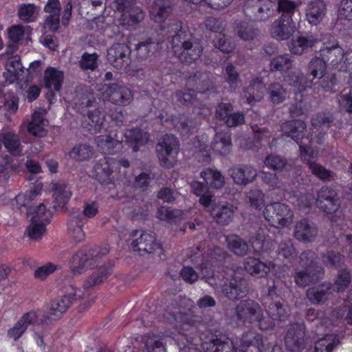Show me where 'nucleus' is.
I'll list each match as a JSON object with an SVG mask.
<instances>
[{
  "mask_svg": "<svg viewBox=\"0 0 352 352\" xmlns=\"http://www.w3.org/2000/svg\"><path fill=\"white\" fill-rule=\"evenodd\" d=\"M179 141L173 135H164L157 144L155 148L161 166L170 168L176 163V155L179 150Z\"/></svg>",
  "mask_w": 352,
  "mask_h": 352,
  "instance_id": "1",
  "label": "nucleus"
},
{
  "mask_svg": "<svg viewBox=\"0 0 352 352\" xmlns=\"http://www.w3.org/2000/svg\"><path fill=\"white\" fill-rule=\"evenodd\" d=\"M276 0H248L243 12L247 17L254 21H265L274 15Z\"/></svg>",
  "mask_w": 352,
  "mask_h": 352,
  "instance_id": "2",
  "label": "nucleus"
},
{
  "mask_svg": "<svg viewBox=\"0 0 352 352\" xmlns=\"http://www.w3.org/2000/svg\"><path fill=\"white\" fill-rule=\"evenodd\" d=\"M38 194V192L36 190H30L25 193L19 194L15 199L17 204L20 206L19 209L21 210V212H23V210H24L27 217L32 215L31 219L43 222V221L47 219V217H45L46 206L43 202L40 203L37 206H34V200Z\"/></svg>",
  "mask_w": 352,
  "mask_h": 352,
  "instance_id": "3",
  "label": "nucleus"
},
{
  "mask_svg": "<svg viewBox=\"0 0 352 352\" xmlns=\"http://www.w3.org/2000/svg\"><path fill=\"white\" fill-rule=\"evenodd\" d=\"M265 219L275 227H286L293 222V211L285 204L274 202L267 204L263 211Z\"/></svg>",
  "mask_w": 352,
  "mask_h": 352,
  "instance_id": "4",
  "label": "nucleus"
},
{
  "mask_svg": "<svg viewBox=\"0 0 352 352\" xmlns=\"http://www.w3.org/2000/svg\"><path fill=\"white\" fill-rule=\"evenodd\" d=\"M64 295L60 298H57L52 300L50 303V313L55 318H59L63 314L76 302L80 300L82 296V292L73 285H67L64 287Z\"/></svg>",
  "mask_w": 352,
  "mask_h": 352,
  "instance_id": "5",
  "label": "nucleus"
},
{
  "mask_svg": "<svg viewBox=\"0 0 352 352\" xmlns=\"http://www.w3.org/2000/svg\"><path fill=\"white\" fill-rule=\"evenodd\" d=\"M109 249L104 248L101 250L91 249L88 252H78L73 256L71 264V270L74 275L80 274L91 268L98 258L106 255Z\"/></svg>",
  "mask_w": 352,
  "mask_h": 352,
  "instance_id": "6",
  "label": "nucleus"
},
{
  "mask_svg": "<svg viewBox=\"0 0 352 352\" xmlns=\"http://www.w3.org/2000/svg\"><path fill=\"white\" fill-rule=\"evenodd\" d=\"M232 272V278L222 285L221 292L228 300L234 301L246 296L249 287L248 281L242 276L240 270Z\"/></svg>",
  "mask_w": 352,
  "mask_h": 352,
  "instance_id": "7",
  "label": "nucleus"
},
{
  "mask_svg": "<svg viewBox=\"0 0 352 352\" xmlns=\"http://www.w3.org/2000/svg\"><path fill=\"white\" fill-rule=\"evenodd\" d=\"M205 183L193 181L190 184L192 192L197 196L203 195L209 191L210 188H221L225 184L224 177L219 171L207 168L200 173Z\"/></svg>",
  "mask_w": 352,
  "mask_h": 352,
  "instance_id": "8",
  "label": "nucleus"
},
{
  "mask_svg": "<svg viewBox=\"0 0 352 352\" xmlns=\"http://www.w3.org/2000/svg\"><path fill=\"white\" fill-rule=\"evenodd\" d=\"M305 326L303 323H294L289 326L285 336V344L290 352H300L305 348Z\"/></svg>",
  "mask_w": 352,
  "mask_h": 352,
  "instance_id": "9",
  "label": "nucleus"
},
{
  "mask_svg": "<svg viewBox=\"0 0 352 352\" xmlns=\"http://www.w3.org/2000/svg\"><path fill=\"white\" fill-rule=\"evenodd\" d=\"M261 307L251 299L241 300L234 308V316L236 322L243 325L250 324L254 322L256 316L260 314Z\"/></svg>",
  "mask_w": 352,
  "mask_h": 352,
  "instance_id": "10",
  "label": "nucleus"
},
{
  "mask_svg": "<svg viewBox=\"0 0 352 352\" xmlns=\"http://www.w3.org/2000/svg\"><path fill=\"white\" fill-rule=\"evenodd\" d=\"M131 49L124 43H115L107 53L109 63L118 69L126 68L130 63Z\"/></svg>",
  "mask_w": 352,
  "mask_h": 352,
  "instance_id": "11",
  "label": "nucleus"
},
{
  "mask_svg": "<svg viewBox=\"0 0 352 352\" xmlns=\"http://www.w3.org/2000/svg\"><path fill=\"white\" fill-rule=\"evenodd\" d=\"M317 205L327 214H334L340 208V201L337 192L333 188L322 187L318 193Z\"/></svg>",
  "mask_w": 352,
  "mask_h": 352,
  "instance_id": "12",
  "label": "nucleus"
},
{
  "mask_svg": "<svg viewBox=\"0 0 352 352\" xmlns=\"http://www.w3.org/2000/svg\"><path fill=\"white\" fill-rule=\"evenodd\" d=\"M105 94L109 100L116 104L127 105L132 100V94L129 88L119 83L106 85Z\"/></svg>",
  "mask_w": 352,
  "mask_h": 352,
  "instance_id": "13",
  "label": "nucleus"
},
{
  "mask_svg": "<svg viewBox=\"0 0 352 352\" xmlns=\"http://www.w3.org/2000/svg\"><path fill=\"white\" fill-rule=\"evenodd\" d=\"M130 237L131 248L133 251L139 252L141 255L153 252L154 239L152 235L135 230L131 232Z\"/></svg>",
  "mask_w": 352,
  "mask_h": 352,
  "instance_id": "14",
  "label": "nucleus"
},
{
  "mask_svg": "<svg viewBox=\"0 0 352 352\" xmlns=\"http://www.w3.org/2000/svg\"><path fill=\"white\" fill-rule=\"evenodd\" d=\"M324 274L322 269L303 268L296 270L294 274V282L300 287L316 284Z\"/></svg>",
  "mask_w": 352,
  "mask_h": 352,
  "instance_id": "15",
  "label": "nucleus"
},
{
  "mask_svg": "<svg viewBox=\"0 0 352 352\" xmlns=\"http://www.w3.org/2000/svg\"><path fill=\"white\" fill-rule=\"evenodd\" d=\"M296 26L292 18L280 17L272 25L271 34L278 40L288 39L295 32Z\"/></svg>",
  "mask_w": 352,
  "mask_h": 352,
  "instance_id": "16",
  "label": "nucleus"
},
{
  "mask_svg": "<svg viewBox=\"0 0 352 352\" xmlns=\"http://www.w3.org/2000/svg\"><path fill=\"white\" fill-rule=\"evenodd\" d=\"M96 100L94 94L85 87H79L76 91L74 104L78 111L85 116L89 111L96 108Z\"/></svg>",
  "mask_w": 352,
  "mask_h": 352,
  "instance_id": "17",
  "label": "nucleus"
},
{
  "mask_svg": "<svg viewBox=\"0 0 352 352\" xmlns=\"http://www.w3.org/2000/svg\"><path fill=\"white\" fill-rule=\"evenodd\" d=\"M96 100L94 94L85 87H79L76 91L74 104L78 111L85 116L89 111L96 108Z\"/></svg>",
  "mask_w": 352,
  "mask_h": 352,
  "instance_id": "18",
  "label": "nucleus"
},
{
  "mask_svg": "<svg viewBox=\"0 0 352 352\" xmlns=\"http://www.w3.org/2000/svg\"><path fill=\"white\" fill-rule=\"evenodd\" d=\"M214 76L207 72H197L190 75L187 79L188 85L195 87L200 93H206L214 87Z\"/></svg>",
  "mask_w": 352,
  "mask_h": 352,
  "instance_id": "19",
  "label": "nucleus"
},
{
  "mask_svg": "<svg viewBox=\"0 0 352 352\" xmlns=\"http://www.w3.org/2000/svg\"><path fill=\"white\" fill-rule=\"evenodd\" d=\"M213 220L219 225L226 226L232 222L234 213V206L228 203L214 204L210 209Z\"/></svg>",
  "mask_w": 352,
  "mask_h": 352,
  "instance_id": "20",
  "label": "nucleus"
},
{
  "mask_svg": "<svg viewBox=\"0 0 352 352\" xmlns=\"http://www.w3.org/2000/svg\"><path fill=\"white\" fill-rule=\"evenodd\" d=\"M54 208L64 209L72 195L70 188L63 182H53L51 184Z\"/></svg>",
  "mask_w": 352,
  "mask_h": 352,
  "instance_id": "21",
  "label": "nucleus"
},
{
  "mask_svg": "<svg viewBox=\"0 0 352 352\" xmlns=\"http://www.w3.org/2000/svg\"><path fill=\"white\" fill-rule=\"evenodd\" d=\"M231 176L235 184L246 186L252 183L257 177V172L250 165H239L231 170Z\"/></svg>",
  "mask_w": 352,
  "mask_h": 352,
  "instance_id": "22",
  "label": "nucleus"
},
{
  "mask_svg": "<svg viewBox=\"0 0 352 352\" xmlns=\"http://www.w3.org/2000/svg\"><path fill=\"white\" fill-rule=\"evenodd\" d=\"M317 234V227L306 219H301L295 226L294 236L298 241L311 242Z\"/></svg>",
  "mask_w": 352,
  "mask_h": 352,
  "instance_id": "23",
  "label": "nucleus"
},
{
  "mask_svg": "<svg viewBox=\"0 0 352 352\" xmlns=\"http://www.w3.org/2000/svg\"><path fill=\"white\" fill-rule=\"evenodd\" d=\"M307 125L300 120L286 122L281 125L282 136L290 138L296 142L304 138Z\"/></svg>",
  "mask_w": 352,
  "mask_h": 352,
  "instance_id": "24",
  "label": "nucleus"
},
{
  "mask_svg": "<svg viewBox=\"0 0 352 352\" xmlns=\"http://www.w3.org/2000/svg\"><path fill=\"white\" fill-rule=\"evenodd\" d=\"M116 159L104 157L98 160L94 165L96 178L100 183H107L110 180L112 169L115 168Z\"/></svg>",
  "mask_w": 352,
  "mask_h": 352,
  "instance_id": "25",
  "label": "nucleus"
},
{
  "mask_svg": "<svg viewBox=\"0 0 352 352\" xmlns=\"http://www.w3.org/2000/svg\"><path fill=\"white\" fill-rule=\"evenodd\" d=\"M331 293L332 285L330 283H326L308 289L307 297L312 304L322 305L329 299Z\"/></svg>",
  "mask_w": 352,
  "mask_h": 352,
  "instance_id": "26",
  "label": "nucleus"
},
{
  "mask_svg": "<svg viewBox=\"0 0 352 352\" xmlns=\"http://www.w3.org/2000/svg\"><path fill=\"white\" fill-rule=\"evenodd\" d=\"M173 0H155V23H160V29L165 30L169 23L166 21L173 10Z\"/></svg>",
  "mask_w": 352,
  "mask_h": 352,
  "instance_id": "27",
  "label": "nucleus"
},
{
  "mask_svg": "<svg viewBox=\"0 0 352 352\" xmlns=\"http://www.w3.org/2000/svg\"><path fill=\"white\" fill-rule=\"evenodd\" d=\"M327 12V6L322 0L311 1L306 10V16L309 23L316 25L324 17Z\"/></svg>",
  "mask_w": 352,
  "mask_h": 352,
  "instance_id": "28",
  "label": "nucleus"
},
{
  "mask_svg": "<svg viewBox=\"0 0 352 352\" xmlns=\"http://www.w3.org/2000/svg\"><path fill=\"white\" fill-rule=\"evenodd\" d=\"M345 52L338 42L320 50V56L327 64L337 65L344 58Z\"/></svg>",
  "mask_w": 352,
  "mask_h": 352,
  "instance_id": "29",
  "label": "nucleus"
},
{
  "mask_svg": "<svg viewBox=\"0 0 352 352\" xmlns=\"http://www.w3.org/2000/svg\"><path fill=\"white\" fill-rule=\"evenodd\" d=\"M60 6L58 0H48L45 11L49 13L45 19V26L55 32L59 28Z\"/></svg>",
  "mask_w": 352,
  "mask_h": 352,
  "instance_id": "30",
  "label": "nucleus"
},
{
  "mask_svg": "<svg viewBox=\"0 0 352 352\" xmlns=\"http://www.w3.org/2000/svg\"><path fill=\"white\" fill-rule=\"evenodd\" d=\"M37 319V314L35 311H30L25 314L15 324L13 328L8 331V336L14 340L19 339L26 331L28 327Z\"/></svg>",
  "mask_w": 352,
  "mask_h": 352,
  "instance_id": "31",
  "label": "nucleus"
},
{
  "mask_svg": "<svg viewBox=\"0 0 352 352\" xmlns=\"http://www.w3.org/2000/svg\"><path fill=\"white\" fill-rule=\"evenodd\" d=\"M47 120L41 112H34L31 121L28 124L27 130L32 135L37 138L45 137L47 133L46 126Z\"/></svg>",
  "mask_w": 352,
  "mask_h": 352,
  "instance_id": "32",
  "label": "nucleus"
},
{
  "mask_svg": "<svg viewBox=\"0 0 352 352\" xmlns=\"http://www.w3.org/2000/svg\"><path fill=\"white\" fill-rule=\"evenodd\" d=\"M84 118L82 124L85 128L94 133L100 131L104 123V115L98 108L91 109L85 113Z\"/></svg>",
  "mask_w": 352,
  "mask_h": 352,
  "instance_id": "33",
  "label": "nucleus"
},
{
  "mask_svg": "<svg viewBox=\"0 0 352 352\" xmlns=\"http://www.w3.org/2000/svg\"><path fill=\"white\" fill-rule=\"evenodd\" d=\"M186 45L187 46L183 48V50H181L182 52H179L177 56L182 63L190 64L201 56L203 47L199 42L195 39L192 40L190 43H187Z\"/></svg>",
  "mask_w": 352,
  "mask_h": 352,
  "instance_id": "34",
  "label": "nucleus"
},
{
  "mask_svg": "<svg viewBox=\"0 0 352 352\" xmlns=\"http://www.w3.org/2000/svg\"><path fill=\"white\" fill-rule=\"evenodd\" d=\"M265 86L261 78L252 79L250 85L246 87L245 97L249 104L260 101L264 95Z\"/></svg>",
  "mask_w": 352,
  "mask_h": 352,
  "instance_id": "35",
  "label": "nucleus"
},
{
  "mask_svg": "<svg viewBox=\"0 0 352 352\" xmlns=\"http://www.w3.org/2000/svg\"><path fill=\"white\" fill-rule=\"evenodd\" d=\"M204 352H235L232 343L221 338H212L201 344Z\"/></svg>",
  "mask_w": 352,
  "mask_h": 352,
  "instance_id": "36",
  "label": "nucleus"
},
{
  "mask_svg": "<svg viewBox=\"0 0 352 352\" xmlns=\"http://www.w3.org/2000/svg\"><path fill=\"white\" fill-rule=\"evenodd\" d=\"M244 268L251 276L256 278L265 277L270 271L266 264L254 257H248L245 259Z\"/></svg>",
  "mask_w": 352,
  "mask_h": 352,
  "instance_id": "37",
  "label": "nucleus"
},
{
  "mask_svg": "<svg viewBox=\"0 0 352 352\" xmlns=\"http://www.w3.org/2000/svg\"><path fill=\"white\" fill-rule=\"evenodd\" d=\"M318 88L322 89L325 92L335 93L340 87V83L336 74L331 72H326L321 75L314 83Z\"/></svg>",
  "mask_w": 352,
  "mask_h": 352,
  "instance_id": "38",
  "label": "nucleus"
},
{
  "mask_svg": "<svg viewBox=\"0 0 352 352\" xmlns=\"http://www.w3.org/2000/svg\"><path fill=\"white\" fill-rule=\"evenodd\" d=\"M95 142L99 151L107 154H113L119 151L122 145V142L115 140L107 135L96 137Z\"/></svg>",
  "mask_w": 352,
  "mask_h": 352,
  "instance_id": "39",
  "label": "nucleus"
},
{
  "mask_svg": "<svg viewBox=\"0 0 352 352\" xmlns=\"http://www.w3.org/2000/svg\"><path fill=\"white\" fill-rule=\"evenodd\" d=\"M1 141L4 147L12 155L19 156L22 153V146L19 136L12 132L3 133L0 135Z\"/></svg>",
  "mask_w": 352,
  "mask_h": 352,
  "instance_id": "40",
  "label": "nucleus"
},
{
  "mask_svg": "<svg viewBox=\"0 0 352 352\" xmlns=\"http://www.w3.org/2000/svg\"><path fill=\"white\" fill-rule=\"evenodd\" d=\"M125 138L133 150L137 151L140 146L147 143L148 134L139 129H133L125 133Z\"/></svg>",
  "mask_w": 352,
  "mask_h": 352,
  "instance_id": "41",
  "label": "nucleus"
},
{
  "mask_svg": "<svg viewBox=\"0 0 352 352\" xmlns=\"http://www.w3.org/2000/svg\"><path fill=\"white\" fill-rule=\"evenodd\" d=\"M319 41L318 38L314 36H299L293 41L291 46V52L295 54L301 55L307 52Z\"/></svg>",
  "mask_w": 352,
  "mask_h": 352,
  "instance_id": "42",
  "label": "nucleus"
},
{
  "mask_svg": "<svg viewBox=\"0 0 352 352\" xmlns=\"http://www.w3.org/2000/svg\"><path fill=\"white\" fill-rule=\"evenodd\" d=\"M231 145L230 135L226 132L219 131L214 135L211 147L217 153L226 155L230 152Z\"/></svg>",
  "mask_w": 352,
  "mask_h": 352,
  "instance_id": "43",
  "label": "nucleus"
},
{
  "mask_svg": "<svg viewBox=\"0 0 352 352\" xmlns=\"http://www.w3.org/2000/svg\"><path fill=\"white\" fill-rule=\"evenodd\" d=\"M226 242L230 250L237 256H244L250 250V247L248 243L236 234L228 236Z\"/></svg>",
  "mask_w": 352,
  "mask_h": 352,
  "instance_id": "44",
  "label": "nucleus"
},
{
  "mask_svg": "<svg viewBox=\"0 0 352 352\" xmlns=\"http://www.w3.org/2000/svg\"><path fill=\"white\" fill-rule=\"evenodd\" d=\"M243 352H261L263 346V336L260 334L245 335L241 338Z\"/></svg>",
  "mask_w": 352,
  "mask_h": 352,
  "instance_id": "45",
  "label": "nucleus"
},
{
  "mask_svg": "<svg viewBox=\"0 0 352 352\" xmlns=\"http://www.w3.org/2000/svg\"><path fill=\"white\" fill-rule=\"evenodd\" d=\"M82 217L80 214L74 212L67 223V228L74 240L80 242L84 240L85 233L82 228Z\"/></svg>",
  "mask_w": 352,
  "mask_h": 352,
  "instance_id": "46",
  "label": "nucleus"
},
{
  "mask_svg": "<svg viewBox=\"0 0 352 352\" xmlns=\"http://www.w3.org/2000/svg\"><path fill=\"white\" fill-rule=\"evenodd\" d=\"M339 344L340 340L338 335H326L316 342L314 352H332Z\"/></svg>",
  "mask_w": 352,
  "mask_h": 352,
  "instance_id": "47",
  "label": "nucleus"
},
{
  "mask_svg": "<svg viewBox=\"0 0 352 352\" xmlns=\"http://www.w3.org/2000/svg\"><path fill=\"white\" fill-rule=\"evenodd\" d=\"M267 314L273 319L278 320H285L289 316V310L287 307H284L280 300H276L275 302L267 301Z\"/></svg>",
  "mask_w": 352,
  "mask_h": 352,
  "instance_id": "48",
  "label": "nucleus"
},
{
  "mask_svg": "<svg viewBox=\"0 0 352 352\" xmlns=\"http://www.w3.org/2000/svg\"><path fill=\"white\" fill-rule=\"evenodd\" d=\"M351 280L352 274L348 268L339 269L334 281L335 290L337 292H344L350 285Z\"/></svg>",
  "mask_w": 352,
  "mask_h": 352,
  "instance_id": "49",
  "label": "nucleus"
},
{
  "mask_svg": "<svg viewBox=\"0 0 352 352\" xmlns=\"http://www.w3.org/2000/svg\"><path fill=\"white\" fill-rule=\"evenodd\" d=\"M63 73L55 68H48L45 72V86L48 89H53L59 91L63 80Z\"/></svg>",
  "mask_w": 352,
  "mask_h": 352,
  "instance_id": "50",
  "label": "nucleus"
},
{
  "mask_svg": "<svg viewBox=\"0 0 352 352\" xmlns=\"http://www.w3.org/2000/svg\"><path fill=\"white\" fill-rule=\"evenodd\" d=\"M235 34L244 41L253 40L259 34V30L246 22H241L234 27Z\"/></svg>",
  "mask_w": 352,
  "mask_h": 352,
  "instance_id": "51",
  "label": "nucleus"
},
{
  "mask_svg": "<svg viewBox=\"0 0 352 352\" xmlns=\"http://www.w3.org/2000/svg\"><path fill=\"white\" fill-rule=\"evenodd\" d=\"M323 264L329 268L339 270L343 267L344 256L338 252L328 251L322 256Z\"/></svg>",
  "mask_w": 352,
  "mask_h": 352,
  "instance_id": "52",
  "label": "nucleus"
},
{
  "mask_svg": "<svg viewBox=\"0 0 352 352\" xmlns=\"http://www.w3.org/2000/svg\"><path fill=\"white\" fill-rule=\"evenodd\" d=\"M194 38L192 36L185 31L179 30L172 38V47L175 56H177L182 50L187 46V43H190Z\"/></svg>",
  "mask_w": 352,
  "mask_h": 352,
  "instance_id": "53",
  "label": "nucleus"
},
{
  "mask_svg": "<svg viewBox=\"0 0 352 352\" xmlns=\"http://www.w3.org/2000/svg\"><path fill=\"white\" fill-rule=\"evenodd\" d=\"M111 270V267L109 265L101 266L97 272H94L85 280L84 287H92L102 283L107 278Z\"/></svg>",
  "mask_w": 352,
  "mask_h": 352,
  "instance_id": "54",
  "label": "nucleus"
},
{
  "mask_svg": "<svg viewBox=\"0 0 352 352\" xmlns=\"http://www.w3.org/2000/svg\"><path fill=\"white\" fill-rule=\"evenodd\" d=\"M299 258L300 265L302 268L322 269L319 265L318 256L311 250L303 251Z\"/></svg>",
  "mask_w": 352,
  "mask_h": 352,
  "instance_id": "55",
  "label": "nucleus"
},
{
  "mask_svg": "<svg viewBox=\"0 0 352 352\" xmlns=\"http://www.w3.org/2000/svg\"><path fill=\"white\" fill-rule=\"evenodd\" d=\"M144 17L140 8L124 12L120 17V25L122 26H131L140 23Z\"/></svg>",
  "mask_w": 352,
  "mask_h": 352,
  "instance_id": "56",
  "label": "nucleus"
},
{
  "mask_svg": "<svg viewBox=\"0 0 352 352\" xmlns=\"http://www.w3.org/2000/svg\"><path fill=\"white\" fill-rule=\"evenodd\" d=\"M38 12V8L34 4H22L18 11V16L22 21L30 23L34 21Z\"/></svg>",
  "mask_w": 352,
  "mask_h": 352,
  "instance_id": "57",
  "label": "nucleus"
},
{
  "mask_svg": "<svg viewBox=\"0 0 352 352\" xmlns=\"http://www.w3.org/2000/svg\"><path fill=\"white\" fill-rule=\"evenodd\" d=\"M327 63L322 56H314L308 65V70L310 74L316 78L318 74L322 75L326 73Z\"/></svg>",
  "mask_w": 352,
  "mask_h": 352,
  "instance_id": "58",
  "label": "nucleus"
},
{
  "mask_svg": "<svg viewBox=\"0 0 352 352\" xmlns=\"http://www.w3.org/2000/svg\"><path fill=\"white\" fill-rule=\"evenodd\" d=\"M264 164L274 170L283 171L287 165V160L282 156L271 154L265 157Z\"/></svg>",
  "mask_w": 352,
  "mask_h": 352,
  "instance_id": "59",
  "label": "nucleus"
},
{
  "mask_svg": "<svg viewBox=\"0 0 352 352\" xmlns=\"http://www.w3.org/2000/svg\"><path fill=\"white\" fill-rule=\"evenodd\" d=\"M92 150L88 144H80L74 147L69 153L72 158L77 161H84L90 159L92 156Z\"/></svg>",
  "mask_w": 352,
  "mask_h": 352,
  "instance_id": "60",
  "label": "nucleus"
},
{
  "mask_svg": "<svg viewBox=\"0 0 352 352\" xmlns=\"http://www.w3.org/2000/svg\"><path fill=\"white\" fill-rule=\"evenodd\" d=\"M8 71L12 74L17 80H23V74L25 72L24 67L22 65L20 58L12 57L6 63Z\"/></svg>",
  "mask_w": 352,
  "mask_h": 352,
  "instance_id": "61",
  "label": "nucleus"
},
{
  "mask_svg": "<svg viewBox=\"0 0 352 352\" xmlns=\"http://www.w3.org/2000/svg\"><path fill=\"white\" fill-rule=\"evenodd\" d=\"M45 232V226L43 222L35 221L34 219H30V224L26 229L28 236L33 240H38Z\"/></svg>",
  "mask_w": 352,
  "mask_h": 352,
  "instance_id": "62",
  "label": "nucleus"
},
{
  "mask_svg": "<svg viewBox=\"0 0 352 352\" xmlns=\"http://www.w3.org/2000/svg\"><path fill=\"white\" fill-rule=\"evenodd\" d=\"M268 91L273 103L282 102L286 98V90L282 85L274 82L269 86Z\"/></svg>",
  "mask_w": 352,
  "mask_h": 352,
  "instance_id": "63",
  "label": "nucleus"
},
{
  "mask_svg": "<svg viewBox=\"0 0 352 352\" xmlns=\"http://www.w3.org/2000/svg\"><path fill=\"white\" fill-rule=\"evenodd\" d=\"M292 60L287 55L278 56L273 58L270 63V69L272 72L287 71L292 67Z\"/></svg>",
  "mask_w": 352,
  "mask_h": 352,
  "instance_id": "64",
  "label": "nucleus"
}]
</instances>
